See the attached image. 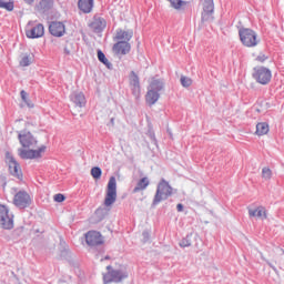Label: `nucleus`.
<instances>
[{"mask_svg": "<svg viewBox=\"0 0 284 284\" xmlns=\"http://www.w3.org/2000/svg\"><path fill=\"white\" fill-rule=\"evenodd\" d=\"M18 141L22 148L18 149V155L23 161H32L33 159H41L47 146L41 145L38 150H34L39 145V140L27 129L18 132Z\"/></svg>", "mask_w": 284, "mask_h": 284, "instance_id": "nucleus-1", "label": "nucleus"}, {"mask_svg": "<svg viewBox=\"0 0 284 284\" xmlns=\"http://www.w3.org/2000/svg\"><path fill=\"white\" fill-rule=\"evenodd\" d=\"M174 193H176V190L170 185V182L162 178L158 183L151 207H156L162 201H168Z\"/></svg>", "mask_w": 284, "mask_h": 284, "instance_id": "nucleus-2", "label": "nucleus"}, {"mask_svg": "<svg viewBox=\"0 0 284 284\" xmlns=\"http://www.w3.org/2000/svg\"><path fill=\"white\" fill-rule=\"evenodd\" d=\"M165 88V82L161 79H153L145 94L146 105L152 108L161 99V91Z\"/></svg>", "mask_w": 284, "mask_h": 284, "instance_id": "nucleus-3", "label": "nucleus"}, {"mask_svg": "<svg viewBox=\"0 0 284 284\" xmlns=\"http://www.w3.org/2000/svg\"><path fill=\"white\" fill-rule=\"evenodd\" d=\"M240 41L245 48H256L258 45V34L251 28L242 27L239 30Z\"/></svg>", "mask_w": 284, "mask_h": 284, "instance_id": "nucleus-4", "label": "nucleus"}, {"mask_svg": "<svg viewBox=\"0 0 284 284\" xmlns=\"http://www.w3.org/2000/svg\"><path fill=\"white\" fill-rule=\"evenodd\" d=\"M108 272L103 274V283H122L130 276L125 268L114 270L112 265L106 266Z\"/></svg>", "mask_w": 284, "mask_h": 284, "instance_id": "nucleus-5", "label": "nucleus"}, {"mask_svg": "<svg viewBox=\"0 0 284 284\" xmlns=\"http://www.w3.org/2000/svg\"><path fill=\"white\" fill-rule=\"evenodd\" d=\"M252 78L260 85H267L272 81V70L266 67H255L253 69Z\"/></svg>", "mask_w": 284, "mask_h": 284, "instance_id": "nucleus-6", "label": "nucleus"}, {"mask_svg": "<svg viewBox=\"0 0 284 284\" xmlns=\"http://www.w3.org/2000/svg\"><path fill=\"white\" fill-rule=\"evenodd\" d=\"M0 227L12 230L14 227V215L10 214V209L6 204H0Z\"/></svg>", "mask_w": 284, "mask_h": 284, "instance_id": "nucleus-7", "label": "nucleus"}, {"mask_svg": "<svg viewBox=\"0 0 284 284\" xmlns=\"http://www.w3.org/2000/svg\"><path fill=\"white\" fill-rule=\"evenodd\" d=\"M115 202H116V178L111 176L106 186L104 205L106 207H110L111 205H114Z\"/></svg>", "mask_w": 284, "mask_h": 284, "instance_id": "nucleus-8", "label": "nucleus"}, {"mask_svg": "<svg viewBox=\"0 0 284 284\" xmlns=\"http://www.w3.org/2000/svg\"><path fill=\"white\" fill-rule=\"evenodd\" d=\"M6 161L9 165V173L11 174V176H16V179H19V181H21V179H23V172H21V165L19 164V162H17L14 155H12V153L10 152H7Z\"/></svg>", "mask_w": 284, "mask_h": 284, "instance_id": "nucleus-9", "label": "nucleus"}, {"mask_svg": "<svg viewBox=\"0 0 284 284\" xmlns=\"http://www.w3.org/2000/svg\"><path fill=\"white\" fill-rule=\"evenodd\" d=\"M13 205L19 210H26L32 205V197L26 191H19L13 197Z\"/></svg>", "mask_w": 284, "mask_h": 284, "instance_id": "nucleus-10", "label": "nucleus"}, {"mask_svg": "<svg viewBox=\"0 0 284 284\" xmlns=\"http://www.w3.org/2000/svg\"><path fill=\"white\" fill-rule=\"evenodd\" d=\"M85 243L89 247H99V245H103L105 241L103 240V235L99 231H88L85 233Z\"/></svg>", "mask_w": 284, "mask_h": 284, "instance_id": "nucleus-11", "label": "nucleus"}, {"mask_svg": "<svg viewBox=\"0 0 284 284\" xmlns=\"http://www.w3.org/2000/svg\"><path fill=\"white\" fill-rule=\"evenodd\" d=\"M129 85L131 88V92L135 99L141 97V79L136 72L131 71L129 74Z\"/></svg>", "mask_w": 284, "mask_h": 284, "instance_id": "nucleus-12", "label": "nucleus"}, {"mask_svg": "<svg viewBox=\"0 0 284 284\" xmlns=\"http://www.w3.org/2000/svg\"><path fill=\"white\" fill-rule=\"evenodd\" d=\"M89 28L92 29L94 34H101V32L108 28V21H105L103 17L95 14L89 24Z\"/></svg>", "mask_w": 284, "mask_h": 284, "instance_id": "nucleus-13", "label": "nucleus"}, {"mask_svg": "<svg viewBox=\"0 0 284 284\" xmlns=\"http://www.w3.org/2000/svg\"><path fill=\"white\" fill-rule=\"evenodd\" d=\"M49 32L51 37L59 39L65 34V24L61 21H52L49 24Z\"/></svg>", "mask_w": 284, "mask_h": 284, "instance_id": "nucleus-14", "label": "nucleus"}, {"mask_svg": "<svg viewBox=\"0 0 284 284\" xmlns=\"http://www.w3.org/2000/svg\"><path fill=\"white\" fill-rule=\"evenodd\" d=\"M214 0H204L203 11H202V21H212L214 19Z\"/></svg>", "mask_w": 284, "mask_h": 284, "instance_id": "nucleus-15", "label": "nucleus"}, {"mask_svg": "<svg viewBox=\"0 0 284 284\" xmlns=\"http://www.w3.org/2000/svg\"><path fill=\"white\" fill-rule=\"evenodd\" d=\"M28 39H41L43 34H45V27L43 24L38 23L33 28L26 31Z\"/></svg>", "mask_w": 284, "mask_h": 284, "instance_id": "nucleus-16", "label": "nucleus"}, {"mask_svg": "<svg viewBox=\"0 0 284 284\" xmlns=\"http://www.w3.org/2000/svg\"><path fill=\"white\" fill-rule=\"evenodd\" d=\"M130 50H132V45L128 41L121 40L113 44V52L115 54H130Z\"/></svg>", "mask_w": 284, "mask_h": 284, "instance_id": "nucleus-17", "label": "nucleus"}, {"mask_svg": "<svg viewBox=\"0 0 284 284\" xmlns=\"http://www.w3.org/2000/svg\"><path fill=\"white\" fill-rule=\"evenodd\" d=\"M132 37H134V31L132 30L123 31V29H116L113 41H126V43H130Z\"/></svg>", "mask_w": 284, "mask_h": 284, "instance_id": "nucleus-18", "label": "nucleus"}, {"mask_svg": "<svg viewBox=\"0 0 284 284\" xmlns=\"http://www.w3.org/2000/svg\"><path fill=\"white\" fill-rule=\"evenodd\" d=\"M70 100L77 108H85L88 100H85V94L83 92H74L70 95Z\"/></svg>", "mask_w": 284, "mask_h": 284, "instance_id": "nucleus-19", "label": "nucleus"}, {"mask_svg": "<svg viewBox=\"0 0 284 284\" xmlns=\"http://www.w3.org/2000/svg\"><path fill=\"white\" fill-rule=\"evenodd\" d=\"M78 8L84 14H90L94 8V0H79Z\"/></svg>", "mask_w": 284, "mask_h": 284, "instance_id": "nucleus-20", "label": "nucleus"}, {"mask_svg": "<svg viewBox=\"0 0 284 284\" xmlns=\"http://www.w3.org/2000/svg\"><path fill=\"white\" fill-rule=\"evenodd\" d=\"M248 216L265 221L267 219V210H265V206H257L255 210L248 209Z\"/></svg>", "mask_w": 284, "mask_h": 284, "instance_id": "nucleus-21", "label": "nucleus"}, {"mask_svg": "<svg viewBox=\"0 0 284 284\" xmlns=\"http://www.w3.org/2000/svg\"><path fill=\"white\" fill-rule=\"evenodd\" d=\"M34 63V53H22L19 61L20 68H28Z\"/></svg>", "mask_w": 284, "mask_h": 284, "instance_id": "nucleus-22", "label": "nucleus"}, {"mask_svg": "<svg viewBox=\"0 0 284 284\" xmlns=\"http://www.w3.org/2000/svg\"><path fill=\"white\" fill-rule=\"evenodd\" d=\"M148 185H150V180H148V178L140 179L133 189V194H136V193L145 190L148 187Z\"/></svg>", "mask_w": 284, "mask_h": 284, "instance_id": "nucleus-23", "label": "nucleus"}, {"mask_svg": "<svg viewBox=\"0 0 284 284\" xmlns=\"http://www.w3.org/2000/svg\"><path fill=\"white\" fill-rule=\"evenodd\" d=\"M110 210H108L105 206H100L95 210L94 216L98 221V223H101L108 216Z\"/></svg>", "mask_w": 284, "mask_h": 284, "instance_id": "nucleus-24", "label": "nucleus"}, {"mask_svg": "<svg viewBox=\"0 0 284 284\" xmlns=\"http://www.w3.org/2000/svg\"><path fill=\"white\" fill-rule=\"evenodd\" d=\"M267 132H270V124H267V122H260L256 124L255 134H257V136H263L267 134Z\"/></svg>", "mask_w": 284, "mask_h": 284, "instance_id": "nucleus-25", "label": "nucleus"}, {"mask_svg": "<svg viewBox=\"0 0 284 284\" xmlns=\"http://www.w3.org/2000/svg\"><path fill=\"white\" fill-rule=\"evenodd\" d=\"M53 7H54V0H41L38 6V8L42 12H50V10H52Z\"/></svg>", "mask_w": 284, "mask_h": 284, "instance_id": "nucleus-26", "label": "nucleus"}, {"mask_svg": "<svg viewBox=\"0 0 284 284\" xmlns=\"http://www.w3.org/2000/svg\"><path fill=\"white\" fill-rule=\"evenodd\" d=\"M166 1H169L173 10H185V6L190 3L185 0H166Z\"/></svg>", "mask_w": 284, "mask_h": 284, "instance_id": "nucleus-27", "label": "nucleus"}, {"mask_svg": "<svg viewBox=\"0 0 284 284\" xmlns=\"http://www.w3.org/2000/svg\"><path fill=\"white\" fill-rule=\"evenodd\" d=\"M98 60L100 61V63L105 65L108 70H112L113 65L111 64L110 60H108V57H105V53H103L101 49H98Z\"/></svg>", "mask_w": 284, "mask_h": 284, "instance_id": "nucleus-28", "label": "nucleus"}, {"mask_svg": "<svg viewBox=\"0 0 284 284\" xmlns=\"http://www.w3.org/2000/svg\"><path fill=\"white\" fill-rule=\"evenodd\" d=\"M91 176L94 181H99L103 176V170L100 166H93L91 169Z\"/></svg>", "mask_w": 284, "mask_h": 284, "instance_id": "nucleus-29", "label": "nucleus"}, {"mask_svg": "<svg viewBox=\"0 0 284 284\" xmlns=\"http://www.w3.org/2000/svg\"><path fill=\"white\" fill-rule=\"evenodd\" d=\"M180 247H191L192 246V233L187 234L179 243Z\"/></svg>", "mask_w": 284, "mask_h": 284, "instance_id": "nucleus-30", "label": "nucleus"}, {"mask_svg": "<svg viewBox=\"0 0 284 284\" xmlns=\"http://www.w3.org/2000/svg\"><path fill=\"white\" fill-rule=\"evenodd\" d=\"M0 8L7 10V12H12L14 10V1L4 2V0H0Z\"/></svg>", "mask_w": 284, "mask_h": 284, "instance_id": "nucleus-31", "label": "nucleus"}, {"mask_svg": "<svg viewBox=\"0 0 284 284\" xmlns=\"http://www.w3.org/2000/svg\"><path fill=\"white\" fill-rule=\"evenodd\" d=\"M20 97H21L23 103H26V105H28V108H34V103H32V101L28 98V92H26V90H22L20 92Z\"/></svg>", "mask_w": 284, "mask_h": 284, "instance_id": "nucleus-32", "label": "nucleus"}, {"mask_svg": "<svg viewBox=\"0 0 284 284\" xmlns=\"http://www.w3.org/2000/svg\"><path fill=\"white\" fill-rule=\"evenodd\" d=\"M180 83H181L182 88H190V85H192V79H190L185 75H181Z\"/></svg>", "mask_w": 284, "mask_h": 284, "instance_id": "nucleus-33", "label": "nucleus"}, {"mask_svg": "<svg viewBox=\"0 0 284 284\" xmlns=\"http://www.w3.org/2000/svg\"><path fill=\"white\" fill-rule=\"evenodd\" d=\"M262 179H265V181H270L272 179V170L267 166L262 169Z\"/></svg>", "mask_w": 284, "mask_h": 284, "instance_id": "nucleus-34", "label": "nucleus"}, {"mask_svg": "<svg viewBox=\"0 0 284 284\" xmlns=\"http://www.w3.org/2000/svg\"><path fill=\"white\" fill-rule=\"evenodd\" d=\"M148 135H149V138L151 139V143H152L153 145H155L156 148H159V141L156 140V134L154 133V131L149 130Z\"/></svg>", "mask_w": 284, "mask_h": 284, "instance_id": "nucleus-35", "label": "nucleus"}, {"mask_svg": "<svg viewBox=\"0 0 284 284\" xmlns=\"http://www.w3.org/2000/svg\"><path fill=\"white\" fill-rule=\"evenodd\" d=\"M53 201H55V203H63V201H65V196L63 193H58L54 195Z\"/></svg>", "mask_w": 284, "mask_h": 284, "instance_id": "nucleus-36", "label": "nucleus"}, {"mask_svg": "<svg viewBox=\"0 0 284 284\" xmlns=\"http://www.w3.org/2000/svg\"><path fill=\"white\" fill-rule=\"evenodd\" d=\"M267 59H270L267 55H265L264 53H260L256 57V61H258L260 63H265L267 61Z\"/></svg>", "mask_w": 284, "mask_h": 284, "instance_id": "nucleus-37", "label": "nucleus"}, {"mask_svg": "<svg viewBox=\"0 0 284 284\" xmlns=\"http://www.w3.org/2000/svg\"><path fill=\"white\" fill-rule=\"evenodd\" d=\"M143 243H148L150 241V231L142 232Z\"/></svg>", "mask_w": 284, "mask_h": 284, "instance_id": "nucleus-38", "label": "nucleus"}, {"mask_svg": "<svg viewBox=\"0 0 284 284\" xmlns=\"http://www.w3.org/2000/svg\"><path fill=\"white\" fill-rule=\"evenodd\" d=\"M176 210H178V212H183V210H184L183 204L179 203V204L176 205Z\"/></svg>", "mask_w": 284, "mask_h": 284, "instance_id": "nucleus-39", "label": "nucleus"}, {"mask_svg": "<svg viewBox=\"0 0 284 284\" xmlns=\"http://www.w3.org/2000/svg\"><path fill=\"white\" fill-rule=\"evenodd\" d=\"M268 266L272 267L275 272H278V270L276 268V266H274L272 263H268Z\"/></svg>", "mask_w": 284, "mask_h": 284, "instance_id": "nucleus-40", "label": "nucleus"}, {"mask_svg": "<svg viewBox=\"0 0 284 284\" xmlns=\"http://www.w3.org/2000/svg\"><path fill=\"white\" fill-rule=\"evenodd\" d=\"M34 0H24V3H28L29 6H32V2H33Z\"/></svg>", "mask_w": 284, "mask_h": 284, "instance_id": "nucleus-41", "label": "nucleus"}, {"mask_svg": "<svg viewBox=\"0 0 284 284\" xmlns=\"http://www.w3.org/2000/svg\"><path fill=\"white\" fill-rule=\"evenodd\" d=\"M101 261H110V255L104 256Z\"/></svg>", "mask_w": 284, "mask_h": 284, "instance_id": "nucleus-42", "label": "nucleus"}, {"mask_svg": "<svg viewBox=\"0 0 284 284\" xmlns=\"http://www.w3.org/2000/svg\"><path fill=\"white\" fill-rule=\"evenodd\" d=\"M64 54L70 55V51H69V49H68V48H64Z\"/></svg>", "mask_w": 284, "mask_h": 284, "instance_id": "nucleus-43", "label": "nucleus"}, {"mask_svg": "<svg viewBox=\"0 0 284 284\" xmlns=\"http://www.w3.org/2000/svg\"><path fill=\"white\" fill-rule=\"evenodd\" d=\"M110 123L111 125H114V118H111Z\"/></svg>", "mask_w": 284, "mask_h": 284, "instance_id": "nucleus-44", "label": "nucleus"}]
</instances>
